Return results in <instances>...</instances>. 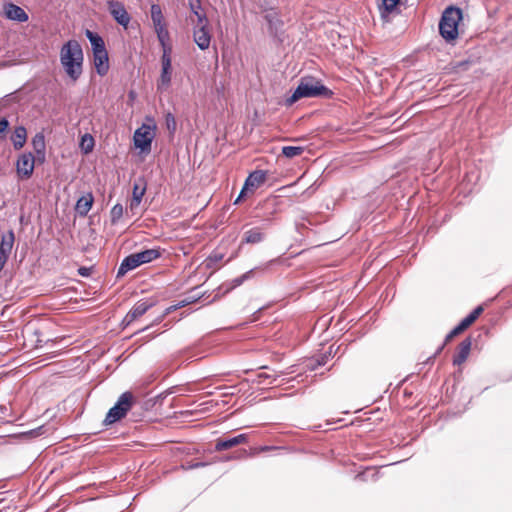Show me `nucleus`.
I'll return each mask as SVG.
<instances>
[{
  "instance_id": "f8f14e48",
  "label": "nucleus",
  "mask_w": 512,
  "mask_h": 512,
  "mask_svg": "<svg viewBox=\"0 0 512 512\" xmlns=\"http://www.w3.org/2000/svg\"><path fill=\"white\" fill-rule=\"evenodd\" d=\"M4 15L7 19L17 22H26L29 19L25 10L13 3L4 5Z\"/></svg>"
},
{
  "instance_id": "9b49d317",
  "label": "nucleus",
  "mask_w": 512,
  "mask_h": 512,
  "mask_svg": "<svg viewBox=\"0 0 512 512\" xmlns=\"http://www.w3.org/2000/svg\"><path fill=\"white\" fill-rule=\"evenodd\" d=\"M208 27L209 25H200L193 27L194 42L201 50H206L210 46L211 34Z\"/></svg>"
},
{
  "instance_id": "c9c22d12",
  "label": "nucleus",
  "mask_w": 512,
  "mask_h": 512,
  "mask_svg": "<svg viewBox=\"0 0 512 512\" xmlns=\"http://www.w3.org/2000/svg\"><path fill=\"white\" fill-rule=\"evenodd\" d=\"M476 319L477 318L471 312L464 319H462L459 324L466 330L470 325H472L476 321Z\"/></svg>"
},
{
  "instance_id": "bb28decb",
  "label": "nucleus",
  "mask_w": 512,
  "mask_h": 512,
  "mask_svg": "<svg viewBox=\"0 0 512 512\" xmlns=\"http://www.w3.org/2000/svg\"><path fill=\"white\" fill-rule=\"evenodd\" d=\"M151 19L153 22V26L165 23L161 7L157 4H153L151 6Z\"/></svg>"
},
{
  "instance_id": "4468645a",
  "label": "nucleus",
  "mask_w": 512,
  "mask_h": 512,
  "mask_svg": "<svg viewBox=\"0 0 512 512\" xmlns=\"http://www.w3.org/2000/svg\"><path fill=\"white\" fill-rule=\"evenodd\" d=\"M109 58L107 50H102L93 53V62L96 68V71L99 75H105L109 70Z\"/></svg>"
},
{
  "instance_id": "b1692460",
  "label": "nucleus",
  "mask_w": 512,
  "mask_h": 512,
  "mask_svg": "<svg viewBox=\"0 0 512 512\" xmlns=\"http://www.w3.org/2000/svg\"><path fill=\"white\" fill-rule=\"evenodd\" d=\"M136 258L140 265L149 263L158 257H160V252L157 249H147L138 253H135Z\"/></svg>"
},
{
  "instance_id": "a211bd4d",
  "label": "nucleus",
  "mask_w": 512,
  "mask_h": 512,
  "mask_svg": "<svg viewBox=\"0 0 512 512\" xmlns=\"http://www.w3.org/2000/svg\"><path fill=\"white\" fill-rule=\"evenodd\" d=\"M154 30L157 34V38L162 47L163 52L166 49H168V52H171L172 48L168 43L169 39H170V35H169V31L166 28V24L162 23V24L156 25V26H154Z\"/></svg>"
},
{
  "instance_id": "2eb2a0df",
  "label": "nucleus",
  "mask_w": 512,
  "mask_h": 512,
  "mask_svg": "<svg viewBox=\"0 0 512 512\" xmlns=\"http://www.w3.org/2000/svg\"><path fill=\"white\" fill-rule=\"evenodd\" d=\"M471 345V338H466L459 344L458 351L453 358L454 365H461L467 360L471 350Z\"/></svg>"
},
{
  "instance_id": "5701e85b",
  "label": "nucleus",
  "mask_w": 512,
  "mask_h": 512,
  "mask_svg": "<svg viewBox=\"0 0 512 512\" xmlns=\"http://www.w3.org/2000/svg\"><path fill=\"white\" fill-rule=\"evenodd\" d=\"M85 35L90 41L93 53L106 49L105 42L99 34L87 29Z\"/></svg>"
},
{
  "instance_id": "f704fd0d",
  "label": "nucleus",
  "mask_w": 512,
  "mask_h": 512,
  "mask_svg": "<svg viewBox=\"0 0 512 512\" xmlns=\"http://www.w3.org/2000/svg\"><path fill=\"white\" fill-rule=\"evenodd\" d=\"M400 0H383V9L387 13H391Z\"/></svg>"
},
{
  "instance_id": "9d476101",
  "label": "nucleus",
  "mask_w": 512,
  "mask_h": 512,
  "mask_svg": "<svg viewBox=\"0 0 512 512\" xmlns=\"http://www.w3.org/2000/svg\"><path fill=\"white\" fill-rule=\"evenodd\" d=\"M153 305V302L145 300L138 301L124 317L122 321L123 325H131L135 320L143 316Z\"/></svg>"
},
{
  "instance_id": "6e6552de",
  "label": "nucleus",
  "mask_w": 512,
  "mask_h": 512,
  "mask_svg": "<svg viewBox=\"0 0 512 512\" xmlns=\"http://www.w3.org/2000/svg\"><path fill=\"white\" fill-rule=\"evenodd\" d=\"M35 158L32 153H22L16 162V171L21 179H28L33 174Z\"/></svg>"
},
{
  "instance_id": "ddd939ff",
  "label": "nucleus",
  "mask_w": 512,
  "mask_h": 512,
  "mask_svg": "<svg viewBox=\"0 0 512 512\" xmlns=\"http://www.w3.org/2000/svg\"><path fill=\"white\" fill-rule=\"evenodd\" d=\"M247 440H248V437L246 434H239V435L234 436L229 439H218L215 444V450L216 451L228 450V449L235 447L239 444L246 443Z\"/></svg>"
},
{
  "instance_id": "4c0bfd02",
  "label": "nucleus",
  "mask_w": 512,
  "mask_h": 512,
  "mask_svg": "<svg viewBox=\"0 0 512 512\" xmlns=\"http://www.w3.org/2000/svg\"><path fill=\"white\" fill-rule=\"evenodd\" d=\"M8 126H9L8 120L5 118H2L0 120V134L4 133L7 130Z\"/></svg>"
},
{
  "instance_id": "1a4fd4ad",
  "label": "nucleus",
  "mask_w": 512,
  "mask_h": 512,
  "mask_svg": "<svg viewBox=\"0 0 512 512\" xmlns=\"http://www.w3.org/2000/svg\"><path fill=\"white\" fill-rule=\"evenodd\" d=\"M108 9L114 20L119 25L127 28L131 17L128 14L125 6L119 1L110 0L108 1Z\"/></svg>"
},
{
  "instance_id": "a19ab883",
  "label": "nucleus",
  "mask_w": 512,
  "mask_h": 512,
  "mask_svg": "<svg viewBox=\"0 0 512 512\" xmlns=\"http://www.w3.org/2000/svg\"><path fill=\"white\" fill-rule=\"evenodd\" d=\"M482 312H483V308H482V306H478V307H476V308L472 311V314H473L476 318H478Z\"/></svg>"
},
{
  "instance_id": "423d86ee",
  "label": "nucleus",
  "mask_w": 512,
  "mask_h": 512,
  "mask_svg": "<svg viewBox=\"0 0 512 512\" xmlns=\"http://www.w3.org/2000/svg\"><path fill=\"white\" fill-rule=\"evenodd\" d=\"M172 79V59L171 52L166 49L161 56V74L157 81V89L165 90L171 84Z\"/></svg>"
},
{
  "instance_id": "20e7f679",
  "label": "nucleus",
  "mask_w": 512,
  "mask_h": 512,
  "mask_svg": "<svg viewBox=\"0 0 512 512\" xmlns=\"http://www.w3.org/2000/svg\"><path fill=\"white\" fill-rule=\"evenodd\" d=\"M133 399L134 397L131 392L122 393L115 405L109 409L104 419V424L111 425L124 418L127 412L132 408Z\"/></svg>"
},
{
  "instance_id": "f3484780",
  "label": "nucleus",
  "mask_w": 512,
  "mask_h": 512,
  "mask_svg": "<svg viewBox=\"0 0 512 512\" xmlns=\"http://www.w3.org/2000/svg\"><path fill=\"white\" fill-rule=\"evenodd\" d=\"M140 266L135 253L125 257L117 271V278L124 276L128 271H131Z\"/></svg>"
},
{
  "instance_id": "c756f323",
  "label": "nucleus",
  "mask_w": 512,
  "mask_h": 512,
  "mask_svg": "<svg viewBox=\"0 0 512 512\" xmlns=\"http://www.w3.org/2000/svg\"><path fill=\"white\" fill-rule=\"evenodd\" d=\"M81 149L85 154L90 153L94 147V139L90 134H85L81 138Z\"/></svg>"
},
{
  "instance_id": "79ce46f5",
  "label": "nucleus",
  "mask_w": 512,
  "mask_h": 512,
  "mask_svg": "<svg viewBox=\"0 0 512 512\" xmlns=\"http://www.w3.org/2000/svg\"><path fill=\"white\" fill-rule=\"evenodd\" d=\"M78 272H79V274L81 276H88L89 275V269L86 268V267L79 268Z\"/></svg>"
},
{
  "instance_id": "58836bf2",
  "label": "nucleus",
  "mask_w": 512,
  "mask_h": 512,
  "mask_svg": "<svg viewBox=\"0 0 512 512\" xmlns=\"http://www.w3.org/2000/svg\"><path fill=\"white\" fill-rule=\"evenodd\" d=\"M9 257L4 255V254H0V272L3 270L5 264L7 263Z\"/></svg>"
},
{
  "instance_id": "72a5a7b5",
  "label": "nucleus",
  "mask_w": 512,
  "mask_h": 512,
  "mask_svg": "<svg viewBox=\"0 0 512 512\" xmlns=\"http://www.w3.org/2000/svg\"><path fill=\"white\" fill-rule=\"evenodd\" d=\"M465 329L458 324L454 329H452L445 337V343L451 341L455 336L462 333Z\"/></svg>"
},
{
  "instance_id": "6ab92c4d",
  "label": "nucleus",
  "mask_w": 512,
  "mask_h": 512,
  "mask_svg": "<svg viewBox=\"0 0 512 512\" xmlns=\"http://www.w3.org/2000/svg\"><path fill=\"white\" fill-rule=\"evenodd\" d=\"M265 239V234L259 227H254L247 230L242 238V243L245 244H258Z\"/></svg>"
},
{
  "instance_id": "f257e3e1",
  "label": "nucleus",
  "mask_w": 512,
  "mask_h": 512,
  "mask_svg": "<svg viewBox=\"0 0 512 512\" xmlns=\"http://www.w3.org/2000/svg\"><path fill=\"white\" fill-rule=\"evenodd\" d=\"M60 62L66 74L76 81L82 74L83 51L76 40L67 41L60 50Z\"/></svg>"
},
{
  "instance_id": "ea45409f",
  "label": "nucleus",
  "mask_w": 512,
  "mask_h": 512,
  "mask_svg": "<svg viewBox=\"0 0 512 512\" xmlns=\"http://www.w3.org/2000/svg\"><path fill=\"white\" fill-rule=\"evenodd\" d=\"M166 120H167V126H168V128H170V127H171V125H172V126H173V129H174V128H175V119H174V117H173L171 114H168V116H167V119H166Z\"/></svg>"
},
{
  "instance_id": "c03bdc74",
  "label": "nucleus",
  "mask_w": 512,
  "mask_h": 512,
  "mask_svg": "<svg viewBox=\"0 0 512 512\" xmlns=\"http://www.w3.org/2000/svg\"><path fill=\"white\" fill-rule=\"evenodd\" d=\"M205 465H206V464H205V463H203V462H197V463H194V464L190 465L188 468H189V469H192V468H198V467H203V466H205Z\"/></svg>"
},
{
  "instance_id": "0eeeda50",
  "label": "nucleus",
  "mask_w": 512,
  "mask_h": 512,
  "mask_svg": "<svg viewBox=\"0 0 512 512\" xmlns=\"http://www.w3.org/2000/svg\"><path fill=\"white\" fill-rule=\"evenodd\" d=\"M266 181V172L263 170H256L249 174L246 178L245 183L240 191L239 196L235 200L234 204H238L240 199L243 198L247 191H253L259 188Z\"/></svg>"
},
{
  "instance_id": "39448f33",
  "label": "nucleus",
  "mask_w": 512,
  "mask_h": 512,
  "mask_svg": "<svg viewBox=\"0 0 512 512\" xmlns=\"http://www.w3.org/2000/svg\"><path fill=\"white\" fill-rule=\"evenodd\" d=\"M154 128V126L143 124L135 131L133 140L136 148L143 152L150 151L155 136Z\"/></svg>"
},
{
  "instance_id": "f03ea898",
  "label": "nucleus",
  "mask_w": 512,
  "mask_h": 512,
  "mask_svg": "<svg viewBox=\"0 0 512 512\" xmlns=\"http://www.w3.org/2000/svg\"><path fill=\"white\" fill-rule=\"evenodd\" d=\"M333 92L314 78H301L293 94L287 98L286 103L292 105L301 98L324 97L330 98Z\"/></svg>"
},
{
  "instance_id": "dca6fc26",
  "label": "nucleus",
  "mask_w": 512,
  "mask_h": 512,
  "mask_svg": "<svg viewBox=\"0 0 512 512\" xmlns=\"http://www.w3.org/2000/svg\"><path fill=\"white\" fill-rule=\"evenodd\" d=\"M264 18L268 23L271 33L277 34L282 29L283 21L280 19L278 13L275 10L272 9L267 11Z\"/></svg>"
},
{
  "instance_id": "cd10ccee",
  "label": "nucleus",
  "mask_w": 512,
  "mask_h": 512,
  "mask_svg": "<svg viewBox=\"0 0 512 512\" xmlns=\"http://www.w3.org/2000/svg\"><path fill=\"white\" fill-rule=\"evenodd\" d=\"M304 148L301 146H284L282 148V154L287 158H294L303 153Z\"/></svg>"
},
{
  "instance_id": "aec40b11",
  "label": "nucleus",
  "mask_w": 512,
  "mask_h": 512,
  "mask_svg": "<svg viewBox=\"0 0 512 512\" xmlns=\"http://www.w3.org/2000/svg\"><path fill=\"white\" fill-rule=\"evenodd\" d=\"M94 198L92 193H88L77 200L76 211L81 216H86L90 211Z\"/></svg>"
},
{
  "instance_id": "412c9836",
  "label": "nucleus",
  "mask_w": 512,
  "mask_h": 512,
  "mask_svg": "<svg viewBox=\"0 0 512 512\" xmlns=\"http://www.w3.org/2000/svg\"><path fill=\"white\" fill-rule=\"evenodd\" d=\"M14 242H15L14 232H13V230H9L1 238L0 254H4L9 257L11 254V251L13 249Z\"/></svg>"
},
{
  "instance_id": "4be33fe9",
  "label": "nucleus",
  "mask_w": 512,
  "mask_h": 512,
  "mask_svg": "<svg viewBox=\"0 0 512 512\" xmlns=\"http://www.w3.org/2000/svg\"><path fill=\"white\" fill-rule=\"evenodd\" d=\"M26 139H27L26 128L24 126L16 127L11 136V141L13 143L14 148L16 150L21 149L25 145Z\"/></svg>"
},
{
  "instance_id": "7ed1b4c3",
  "label": "nucleus",
  "mask_w": 512,
  "mask_h": 512,
  "mask_svg": "<svg viewBox=\"0 0 512 512\" xmlns=\"http://www.w3.org/2000/svg\"><path fill=\"white\" fill-rule=\"evenodd\" d=\"M463 19L462 10L455 6L447 7L439 22V33L447 42L454 41L459 34L458 27Z\"/></svg>"
},
{
  "instance_id": "393cba45",
  "label": "nucleus",
  "mask_w": 512,
  "mask_h": 512,
  "mask_svg": "<svg viewBox=\"0 0 512 512\" xmlns=\"http://www.w3.org/2000/svg\"><path fill=\"white\" fill-rule=\"evenodd\" d=\"M145 191H146V187L145 186H140L138 184H135L134 187H133V193H132V200H131V203H130V208L131 209H134V208H137L141 201H142V198L145 194Z\"/></svg>"
},
{
  "instance_id": "a18cd8bd",
  "label": "nucleus",
  "mask_w": 512,
  "mask_h": 512,
  "mask_svg": "<svg viewBox=\"0 0 512 512\" xmlns=\"http://www.w3.org/2000/svg\"><path fill=\"white\" fill-rule=\"evenodd\" d=\"M447 343H443L435 352V354L433 355V357H436L438 354L441 353V351L443 350L444 346L446 345Z\"/></svg>"
},
{
  "instance_id": "7c9ffc66",
  "label": "nucleus",
  "mask_w": 512,
  "mask_h": 512,
  "mask_svg": "<svg viewBox=\"0 0 512 512\" xmlns=\"http://www.w3.org/2000/svg\"><path fill=\"white\" fill-rule=\"evenodd\" d=\"M123 212L124 209L121 204L114 205L110 211L111 222L113 224L117 223L122 218Z\"/></svg>"
},
{
  "instance_id": "37998d69",
  "label": "nucleus",
  "mask_w": 512,
  "mask_h": 512,
  "mask_svg": "<svg viewBox=\"0 0 512 512\" xmlns=\"http://www.w3.org/2000/svg\"><path fill=\"white\" fill-rule=\"evenodd\" d=\"M271 375L267 374V373H259L258 374V378H259V383H263L262 379H267V378H270Z\"/></svg>"
},
{
  "instance_id": "a878e982",
  "label": "nucleus",
  "mask_w": 512,
  "mask_h": 512,
  "mask_svg": "<svg viewBox=\"0 0 512 512\" xmlns=\"http://www.w3.org/2000/svg\"><path fill=\"white\" fill-rule=\"evenodd\" d=\"M32 146L37 155H44L45 152V137L42 133H37L32 138Z\"/></svg>"
},
{
  "instance_id": "e433bc0d",
  "label": "nucleus",
  "mask_w": 512,
  "mask_h": 512,
  "mask_svg": "<svg viewBox=\"0 0 512 512\" xmlns=\"http://www.w3.org/2000/svg\"><path fill=\"white\" fill-rule=\"evenodd\" d=\"M188 6L192 13L197 10H202L201 0H188Z\"/></svg>"
},
{
  "instance_id": "c85d7f7f",
  "label": "nucleus",
  "mask_w": 512,
  "mask_h": 512,
  "mask_svg": "<svg viewBox=\"0 0 512 512\" xmlns=\"http://www.w3.org/2000/svg\"><path fill=\"white\" fill-rule=\"evenodd\" d=\"M224 254L219 251H213L206 259V266L208 268H214L218 263L222 261Z\"/></svg>"
},
{
  "instance_id": "473e14b6",
  "label": "nucleus",
  "mask_w": 512,
  "mask_h": 512,
  "mask_svg": "<svg viewBox=\"0 0 512 512\" xmlns=\"http://www.w3.org/2000/svg\"><path fill=\"white\" fill-rule=\"evenodd\" d=\"M252 273H253V270H250V271L244 273L243 275L234 278L231 281L232 287L235 288V287L240 286L244 281H246L247 279H249L251 277Z\"/></svg>"
},
{
  "instance_id": "2f4dec72",
  "label": "nucleus",
  "mask_w": 512,
  "mask_h": 512,
  "mask_svg": "<svg viewBox=\"0 0 512 512\" xmlns=\"http://www.w3.org/2000/svg\"><path fill=\"white\" fill-rule=\"evenodd\" d=\"M193 14L197 18L194 22V26L209 25V20L203 10H197L196 12H193Z\"/></svg>"
}]
</instances>
